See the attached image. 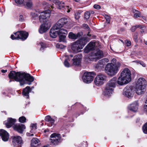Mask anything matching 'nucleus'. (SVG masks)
Here are the masks:
<instances>
[{"label":"nucleus","instance_id":"nucleus-26","mask_svg":"<svg viewBox=\"0 0 147 147\" xmlns=\"http://www.w3.org/2000/svg\"><path fill=\"white\" fill-rule=\"evenodd\" d=\"M50 34L51 37L55 38L59 34V33L58 31L51 28L50 30Z\"/></svg>","mask_w":147,"mask_h":147},{"label":"nucleus","instance_id":"nucleus-39","mask_svg":"<svg viewBox=\"0 0 147 147\" xmlns=\"http://www.w3.org/2000/svg\"><path fill=\"white\" fill-rule=\"evenodd\" d=\"M143 129L144 133L146 134H147V123L143 126Z\"/></svg>","mask_w":147,"mask_h":147},{"label":"nucleus","instance_id":"nucleus-46","mask_svg":"<svg viewBox=\"0 0 147 147\" xmlns=\"http://www.w3.org/2000/svg\"><path fill=\"white\" fill-rule=\"evenodd\" d=\"M133 38L135 41L137 42H138V34L137 33H135L133 36Z\"/></svg>","mask_w":147,"mask_h":147},{"label":"nucleus","instance_id":"nucleus-29","mask_svg":"<svg viewBox=\"0 0 147 147\" xmlns=\"http://www.w3.org/2000/svg\"><path fill=\"white\" fill-rule=\"evenodd\" d=\"M39 142V140L36 138H33L31 140V146L32 147H35L36 145H37Z\"/></svg>","mask_w":147,"mask_h":147},{"label":"nucleus","instance_id":"nucleus-59","mask_svg":"<svg viewBox=\"0 0 147 147\" xmlns=\"http://www.w3.org/2000/svg\"><path fill=\"white\" fill-rule=\"evenodd\" d=\"M28 84L30 85L31 84V83H28Z\"/></svg>","mask_w":147,"mask_h":147},{"label":"nucleus","instance_id":"nucleus-35","mask_svg":"<svg viewBox=\"0 0 147 147\" xmlns=\"http://www.w3.org/2000/svg\"><path fill=\"white\" fill-rule=\"evenodd\" d=\"M26 5L28 8H31L32 7L33 4L31 0H27L26 2Z\"/></svg>","mask_w":147,"mask_h":147},{"label":"nucleus","instance_id":"nucleus-37","mask_svg":"<svg viewBox=\"0 0 147 147\" xmlns=\"http://www.w3.org/2000/svg\"><path fill=\"white\" fill-rule=\"evenodd\" d=\"M37 126L36 124H32L31 125V132L32 133H34L35 130L36 129Z\"/></svg>","mask_w":147,"mask_h":147},{"label":"nucleus","instance_id":"nucleus-10","mask_svg":"<svg viewBox=\"0 0 147 147\" xmlns=\"http://www.w3.org/2000/svg\"><path fill=\"white\" fill-rule=\"evenodd\" d=\"M134 91V87L127 86L124 88L123 94L128 98H131L133 96Z\"/></svg>","mask_w":147,"mask_h":147},{"label":"nucleus","instance_id":"nucleus-4","mask_svg":"<svg viewBox=\"0 0 147 147\" xmlns=\"http://www.w3.org/2000/svg\"><path fill=\"white\" fill-rule=\"evenodd\" d=\"M118 84V79L115 77H114L110 80L107 83L105 87V90L103 93L104 95L109 97L111 96L114 90V88Z\"/></svg>","mask_w":147,"mask_h":147},{"label":"nucleus","instance_id":"nucleus-31","mask_svg":"<svg viewBox=\"0 0 147 147\" xmlns=\"http://www.w3.org/2000/svg\"><path fill=\"white\" fill-rule=\"evenodd\" d=\"M62 27V26L61 25V24L58 21L52 28L56 30H60Z\"/></svg>","mask_w":147,"mask_h":147},{"label":"nucleus","instance_id":"nucleus-19","mask_svg":"<svg viewBox=\"0 0 147 147\" xmlns=\"http://www.w3.org/2000/svg\"><path fill=\"white\" fill-rule=\"evenodd\" d=\"M16 121V119L10 118L8 119L7 121H5V122L4 124L6 125V127L9 128L15 123Z\"/></svg>","mask_w":147,"mask_h":147},{"label":"nucleus","instance_id":"nucleus-44","mask_svg":"<svg viewBox=\"0 0 147 147\" xmlns=\"http://www.w3.org/2000/svg\"><path fill=\"white\" fill-rule=\"evenodd\" d=\"M40 45L41 46V50H42L44 48L46 47V45L42 42H40Z\"/></svg>","mask_w":147,"mask_h":147},{"label":"nucleus","instance_id":"nucleus-8","mask_svg":"<svg viewBox=\"0 0 147 147\" xmlns=\"http://www.w3.org/2000/svg\"><path fill=\"white\" fill-rule=\"evenodd\" d=\"M28 33L24 31H20L14 33L13 34L11 35V38L12 40L19 38L22 40H25L27 38Z\"/></svg>","mask_w":147,"mask_h":147},{"label":"nucleus","instance_id":"nucleus-57","mask_svg":"<svg viewBox=\"0 0 147 147\" xmlns=\"http://www.w3.org/2000/svg\"><path fill=\"white\" fill-rule=\"evenodd\" d=\"M33 136V134H31L30 135H28V136Z\"/></svg>","mask_w":147,"mask_h":147},{"label":"nucleus","instance_id":"nucleus-42","mask_svg":"<svg viewBox=\"0 0 147 147\" xmlns=\"http://www.w3.org/2000/svg\"><path fill=\"white\" fill-rule=\"evenodd\" d=\"M31 15L32 17L34 19H36V18H38V16L37 15L36 13H34V12H31Z\"/></svg>","mask_w":147,"mask_h":147},{"label":"nucleus","instance_id":"nucleus-58","mask_svg":"<svg viewBox=\"0 0 147 147\" xmlns=\"http://www.w3.org/2000/svg\"><path fill=\"white\" fill-rule=\"evenodd\" d=\"M44 131L45 132H46L47 131V130H44Z\"/></svg>","mask_w":147,"mask_h":147},{"label":"nucleus","instance_id":"nucleus-36","mask_svg":"<svg viewBox=\"0 0 147 147\" xmlns=\"http://www.w3.org/2000/svg\"><path fill=\"white\" fill-rule=\"evenodd\" d=\"M58 33L59 34L64 35H67V30L63 28L59 30Z\"/></svg>","mask_w":147,"mask_h":147},{"label":"nucleus","instance_id":"nucleus-40","mask_svg":"<svg viewBox=\"0 0 147 147\" xmlns=\"http://www.w3.org/2000/svg\"><path fill=\"white\" fill-rule=\"evenodd\" d=\"M60 40L61 41H63L66 37V35L59 34Z\"/></svg>","mask_w":147,"mask_h":147},{"label":"nucleus","instance_id":"nucleus-38","mask_svg":"<svg viewBox=\"0 0 147 147\" xmlns=\"http://www.w3.org/2000/svg\"><path fill=\"white\" fill-rule=\"evenodd\" d=\"M26 119L24 116H22L19 119V121L20 122L23 123L26 122Z\"/></svg>","mask_w":147,"mask_h":147},{"label":"nucleus","instance_id":"nucleus-54","mask_svg":"<svg viewBox=\"0 0 147 147\" xmlns=\"http://www.w3.org/2000/svg\"><path fill=\"white\" fill-rule=\"evenodd\" d=\"M144 42L145 44L147 45V40H144Z\"/></svg>","mask_w":147,"mask_h":147},{"label":"nucleus","instance_id":"nucleus-2","mask_svg":"<svg viewBox=\"0 0 147 147\" xmlns=\"http://www.w3.org/2000/svg\"><path fill=\"white\" fill-rule=\"evenodd\" d=\"M10 78L14 79L16 81L19 82L20 85L22 86L26 83V81L32 82L34 80V78L29 74L20 72H16L12 71L9 75Z\"/></svg>","mask_w":147,"mask_h":147},{"label":"nucleus","instance_id":"nucleus-17","mask_svg":"<svg viewBox=\"0 0 147 147\" xmlns=\"http://www.w3.org/2000/svg\"><path fill=\"white\" fill-rule=\"evenodd\" d=\"M0 136L2 140L6 142L8 140L9 138V135L8 133L4 129H0Z\"/></svg>","mask_w":147,"mask_h":147},{"label":"nucleus","instance_id":"nucleus-60","mask_svg":"<svg viewBox=\"0 0 147 147\" xmlns=\"http://www.w3.org/2000/svg\"><path fill=\"white\" fill-rule=\"evenodd\" d=\"M42 147H47V146H45Z\"/></svg>","mask_w":147,"mask_h":147},{"label":"nucleus","instance_id":"nucleus-47","mask_svg":"<svg viewBox=\"0 0 147 147\" xmlns=\"http://www.w3.org/2000/svg\"><path fill=\"white\" fill-rule=\"evenodd\" d=\"M16 3L18 4H22L23 3L24 0H14Z\"/></svg>","mask_w":147,"mask_h":147},{"label":"nucleus","instance_id":"nucleus-48","mask_svg":"<svg viewBox=\"0 0 147 147\" xmlns=\"http://www.w3.org/2000/svg\"><path fill=\"white\" fill-rule=\"evenodd\" d=\"M96 9H99L100 8V7L99 5L95 4L93 6Z\"/></svg>","mask_w":147,"mask_h":147},{"label":"nucleus","instance_id":"nucleus-21","mask_svg":"<svg viewBox=\"0 0 147 147\" xmlns=\"http://www.w3.org/2000/svg\"><path fill=\"white\" fill-rule=\"evenodd\" d=\"M146 87L144 86H139L138 85L136 86L135 90L137 94L138 95H140L144 92Z\"/></svg>","mask_w":147,"mask_h":147},{"label":"nucleus","instance_id":"nucleus-33","mask_svg":"<svg viewBox=\"0 0 147 147\" xmlns=\"http://www.w3.org/2000/svg\"><path fill=\"white\" fill-rule=\"evenodd\" d=\"M138 28H144V26L141 25H137L133 26L131 29V30L132 32H134Z\"/></svg>","mask_w":147,"mask_h":147},{"label":"nucleus","instance_id":"nucleus-9","mask_svg":"<svg viewBox=\"0 0 147 147\" xmlns=\"http://www.w3.org/2000/svg\"><path fill=\"white\" fill-rule=\"evenodd\" d=\"M107 76L102 73L98 74L94 80L95 84L97 86H100L103 85L106 80Z\"/></svg>","mask_w":147,"mask_h":147},{"label":"nucleus","instance_id":"nucleus-18","mask_svg":"<svg viewBox=\"0 0 147 147\" xmlns=\"http://www.w3.org/2000/svg\"><path fill=\"white\" fill-rule=\"evenodd\" d=\"M138 103L136 101L131 104L128 107V108L131 111L133 112H136L138 109Z\"/></svg>","mask_w":147,"mask_h":147},{"label":"nucleus","instance_id":"nucleus-41","mask_svg":"<svg viewBox=\"0 0 147 147\" xmlns=\"http://www.w3.org/2000/svg\"><path fill=\"white\" fill-rule=\"evenodd\" d=\"M90 12L88 11L84 13V17L86 19H88L90 17Z\"/></svg>","mask_w":147,"mask_h":147},{"label":"nucleus","instance_id":"nucleus-7","mask_svg":"<svg viewBox=\"0 0 147 147\" xmlns=\"http://www.w3.org/2000/svg\"><path fill=\"white\" fill-rule=\"evenodd\" d=\"M43 4L46 8H49L48 9L45 11L42 12L39 16V20L40 22H44V20L48 19L50 16L51 11H52V9L53 8V7L50 5L46 2H44Z\"/></svg>","mask_w":147,"mask_h":147},{"label":"nucleus","instance_id":"nucleus-16","mask_svg":"<svg viewBox=\"0 0 147 147\" xmlns=\"http://www.w3.org/2000/svg\"><path fill=\"white\" fill-rule=\"evenodd\" d=\"M82 58V55L81 54H78L75 56L73 59V64L75 65H80Z\"/></svg>","mask_w":147,"mask_h":147},{"label":"nucleus","instance_id":"nucleus-12","mask_svg":"<svg viewBox=\"0 0 147 147\" xmlns=\"http://www.w3.org/2000/svg\"><path fill=\"white\" fill-rule=\"evenodd\" d=\"M51 144V145H57L60 142L61 137L60 135L56 133L51 134L50 136Z\"/></svg>","mask_w":147,"mask_h":147},{"label":"nucleus","instance_id":"nucleus-34","mask_svg":"<svg viewBox=\"0 0 147 147\" xmlns=\"http://www.w3.org/2000/svg\"><path fill=\"white\" fill-rule=\"evenodd\" d=\"M100 62V60L98 61L97 65L95 66L96 68L101 69L103 67L104 65H105L104 63Z\"/></svg>","mask_w":147,"mask_h":147},{"label":"nucleus","instance_id":"nucleus-32","mask_svg":"<svg viewBox=\"0 0 147 147\" xmlns=\"http://www.w3.org/2000/svg\"><path fill=\"white\" fill-rule=\"evenodd\" d=\"M132 11L134 14V17L136 18H137L141 16L140 12L138 11L135 9H133Z\"/></svg>","mask_w":147,"mask_h":147},{"label":"nucleus","instance_id":"nucleus-14","mask_svg":"<svg viewBox=\"0 0 147 147\" xmlns=\"http://www.w3.org/2000/svg\"><path fill=\"white\" fill-rule=\"evenodd\" d=\"M12 142L14 146H20L22 144V141L21 138L19 136H12Z\"/></svg>","mask_w":147,"mask_h":147},{"label":"nucleus","instance_id":"nucleus-43","mask_svg":"<svg viewBox=\"0 0 147 147\" xmlns=\"http://www.w3.org/2000/svg\"><path fill=\"white\" fill-rule=\"evenodd\" d=\"M109 62V59L107 58H104L100 60V62L104 63V64H105V63H107Z\"/></svg>","mask_w":147,"mask_h":147},{"label":"nucleus","instance_id":"nucleus-11","mask_svg":"<svg viewBox=\"0 0 147 147\" xmlns=\"http://www.w3.org/2000/svg\"><path fill=\"white\" fill-rule=\"evenodd\" d=\"M94 74L93 72H85L82 76V80L83 81L86 83H89L93 80V75Z\"/></svg>","mask_w":147,"mask_h":147},{"label":"nucleus","instance_id":"nucleus-49","mask_svg":"<svg viewBox=\"0 0 147 147\" xmlns=\"http://www.w3.org/2000/svg\"><path fill=\"white\" fill-rule=\"evenodd\" d=\"M80 18L79 13H77L75 14V18L76 19H78Z\"/></svg>","mask_w":147,"mask_h":147},{"label":"nucleus","instance_id":"nucleus-6","mask_svg":"<svg viewBox=\"0 0 147 147\" xmlns=\"http://www.w3.org/2000/svg\"><path fill=\"white\" fill-rule=\"evenodd\" d=\"M88 41V38L83 37L77 41L72 43L71 48L73 51L75 53H78L80 51L85 45Z\"/></svg>","mask_w":147,"mask_h":147},{"label":"nucleus","instance_id":"nucleus-56","mask_svg":"<svg viewBox=\"0 0 147 147\" xmlns=\"http://www.w3.org/2000/svg\"><path fill=\"white\" fill-rule=\"evenodd\" d=\"M145 103L146 104H147V99L146 100V101H145Z\"/></svg>","mask_w":147,"mask_h":147},{"label":"nucleus","instance_id":"nucleus-45","mask_svg":"<svg viewBox=\"0 0 147 147\" xmlns=\"http://www.w3.org/2000/svg\"><path fill=\"white\" fill-rule=\"evenodd\" d=\"M105 18L106 19L107 22L108 23H109H109L110 22V17L107 15H106L105 16Z\"/></svg>","mask_w":147,"mask_h":147},{"label":"nucleus","instance_id":"nucleus-53","mask_svg":"<svg viewBox=\"0 0 147 147\" xmlns=\"http://www.w3.org/2000/svg\"><path fill=\"white\" fill-rule=\"evenodd\" d=\"M62 46V45H61V44H58L57 45V46H58L59 47L61 48V47Z\"/></svg>","mask_w":147,"mask_h":147},{"label":"nucleus","instance_id":"nucleus-61","mask_svg":"<svg viewBox=\"0 0 147 147\" xmlns=\"http://www.w3.org/2000/svg\"><path fill=\"white\" fill-rule=\"evenodd\" d=\"M43 125V123H42V124L41 125Z\"/></svg>","mask_w":147,"mask_h":147},{"label":"nucleus","instance_id":"nucleus-28","mask_svg":"<svg viewBox=\"0 0 147 147\" xmlns=\"http://www.w3.org/2000/svg\"><path fill=\"white\" fill-rule=\"evenodd\" d=\"M69 56L72 57H73V55H70V56L68 55H65V57H66V58L65 59L64 62V65L67 67H69V64L68 62V61L69 60Z\"/></svg>","mask_w":147,"mask_h":147},{"label":"nucleus","instance_id":"nucleus-22","mask_svg":"<svg viewBox=\"0 0 147 147\" xmlns=\"http://www.w3.org/2000/svg\"><path fill=\"white\" fill-rule=\"evenodd\" d=\"M146 81L144 79L142 78H140L138 79L137 80L136 86L138 85V86H144V87H146Z\"/></svg>","mask_w":147,"mask_h":147},{"label":"nucleus","instance_id":"nucleus-30","mask_svg":"<svg viewBox=\"0 0 147 147\" xmlns=\"http://www.w3.org/2000/svg\"><path fill=\"white\" fill-rule=\"evenodd\" d=\"M61 24V25L63 26L64 25H65L68 22V20L67 19L65 18H62L58 21Z\"/></svg>","mask_w":147,"mask_h":147},{"label":"nucleus","instance_id":"nucleus-5","mask_svg":"<svg viewBox=\"0 0 147 147\" xmlns=\"http://www.w3.org/2000/svg\"><path fill=\"white\" fill-rule=\"evenodd\" d=\"M131 73L128 68L124 69L118 77V83L119 85L122 86L127 84L130 82L131 80Z\"/></svg>","mask_w":147,"mask_h":147},{"label":"nucleus","instance_id":"nucleus-20","mask_svg":"<svg viewBox=\"0 0 147 147\" xmlns=\"http://www.w3.org/2000/svg\"><path fill=\"white\" fill-rule=\"evenodd\" d=\"M14 128L15 130L19 133H22L25 128V126L23 124L20 123L15 125Z\"/></svg>","mask_w":147,"mask_h":147},{"label":"nucleus","instance_id":"nucleus-3","mask_svg":"<svg viewBox=\"0 0 147 147\" xmlns=\"http://www.w3.org/2000/svg\"><path fill=\"white\" fill-rule=\"evenodd\" d=\"M120 66V63L117 62L116 59L113 58L111 63H107L106 65L105 70L108 75L113 76L118 71Z\"/></svg>","mask_w":147,"mask_h":147},{"label":"nucleus","instance_id":"nucleus-25","mask_svg":"<svg viewBox=\"0 0 147 147\" xmlns=\"http://www.w3.org/2000/svg\"><path fill=\"white\" fill-rule=\"evenodd\" d=\"M31 91V90L29 86H27L23 90L22 94L24 96L28 98L29 97V93Z\"/></svg>","mask_w":147,"mask_h":147},{"label":"nucleus","instance_id":"nucleus-27","mask_svg":"<svg viewBox=\"0 0 147 147\" xmlns=\"http://www.w3.org/2000/svg\"><path fill=\"white\" fill-rule=\"evenodd\" d=\"M80 36L81 34L79 33H78L77 34H76L72 32H69L68 35L69 37L70 38L74 40L76 39L78 37Z\"/></svg>","mask_w":147,"mask_h":147},{"label":"nucleus","instance_id":"nucleus-55","mask_svg":"<svg viewBox=\"0 0 147 147\" xmlns=\"http://www.w3.org/2000/svg\"><path fill=\"white\" fill-rule=\"evenodd\" d=\"M76 2H79L80 0H74Z\"/></svg>","mask_w":147,"mask_h":147},{"label":"nucleus","instance_id":"nucleus-15","mask_svg":"<svg viewBox=\"0 0 147 147\" xmlns=\"http://www.w3.org/2000/svg\"><path fill=\"white\" fill-rule=\"evenodd\" d=\"M51 26L50 23H45L42 24L39 29V32L40 34H42L46 32Z\"/></svg>","mask_w":147,"mask_h":147},{"label":"nucleus","instance_id":"nucleus-1","mask_svg":"<svg viewBox=\"0 0 147 147\" xmlns=\"http://www.w3.org/2000/svg\"><path fill=\"white\" fill-rule=\"evenodd\" d=\"M100 46L99 42H91L85 47L84 49V52L88 53L90 50L97 49L98 50L92 52L90 55L89 59L92 61H96V59H98L102 57L103 53L102 51L99 50L98 48Z\"/></svg>","mask_w":147,"mask_h":147},{"label":"nucleus","instance_id":"nucleus-50","mask_svg":"<svg viewBox=\"0 0 147 147\" xmlns=\"http://www.w3.org/2000/svg\"><path fill=\"white\" fill-rule=\"evenodd\" d=\"M19 20L20 21L23 22L24 20V18L22 15H20V16Z\"/></svg>","mask_w":147,"mask_h":147},{"label":"nucleus","instance_id":"nucleus-24","mask_svg":"<svg viewBox=\"0 0 147 147\" xmlns=\"http://www.w3.org/2000/svg\"><path fill=\"white\" fill-rule=\"evenodd\" d=\"M83 27L84 28L86 29V31L87 32V36L88 37L85 36L88 38V40L91 37L92 34H91L90 29L88 25L86 24H84L83 25Z\"/></svg>","mask_w":147,"mask_h":147},{"label":"nucleus","instance_id":"nucleus-13","mask_svg":"<svg viewBox=\"0 0 147 147\" xmlns=\"http://www.w3.org/2000/svg\"><path fill=\"white\" fill-rule=\"evenodd\" d=\"M51 2H52L55 4L59 5V6L58 8L60 9H61L63 8L64 7L65 11H67V12H69L70 11V9L68 6H64V3H61L58 0H49Z\"/></svg>","mask_w":147,"mask_h":147},{"label":"nucleus","instance_id":"nucleus-52","mask_svg":"<svg viewBox=\"0 0 147 147\" xmlns=\"http://www.w3.org/2000/svg\"><path fill=\"white\" fill-rule=\"evenodd\" d=\"M7 70H3V69H2L1 70V71L2 73H5L7 71Z\"/></svg>","mask_w":147,"mask_h":147},{"label":"nucleus","instance_id":"nucleus-51","mask_svg":"<svg viewBox=\"0 0 147 147\" xmlns=\"http://www.w3.org/2000/svg\"><path fill=\"white\" fill-rule=\"evenodd\" d=\"M126 45L127 46H129L131 45V42L129 41H127L126 42Z\"/></svg>","mask_w":147,"mask_h":147},{"label":"nucleus","instance_id":"nucleus-23","mask_svg":"<svg viewBox=\"0 0 147 147\" xmlns=\"http://www.w3.org/2000/svg\"><path fill=\"white\" fill-rule=\"evenodd\" d=\"M45 120L46 121L48 122L47 124L49 127L54 125L55 120L51 118L50 116L49 115L46 116L45 117Z\"/></svg>","mask_w":147,"mask_h":147},{"label":"nucleus","instance_id":"nucleus-62","mask_svg":"<svg viewBox=\"0 0 147 147\" xmlns=\"http://www.w3.org/2000/svg\"><path fill=\"white\" fill-rule=\"evenodd\" d=\"M121 41L122 42H123V40H121Z\"/></svg>","mask_w":147,"mask_h":147}]
</instances>
